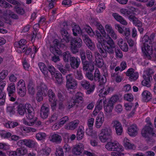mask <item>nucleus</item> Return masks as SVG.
Returning <instances> with one entry per match:
<instances>
[{
	"mask_svg": "<svg viewBox=\"0 0 156 156\" xmlns=\"http://www.w3.org/2000/svg\"><path fill=\"white\" fill-rule=\"evenodd\" d=\"M143 99L146 102H147L151 98V94L148 91H144L142 94Z\"/></svg>",
	"mask_w": 156,
	"mask_h": 156,
	"instance_id": "35",
	"label": "nucleus"
},
{
	"mask_svg": "<svg viewBox=\"0 0 156 156\" xmlns=\"http://www.w3.org/2000/svg\"><path fill=\"white\" fill-rule=\"evenodd\" d=\"M8 71L7 70H4L0 73V79L2 80L7 75Z\"/></svg>",
	"mask_w": 156,
	"mask_h": 156,
	"instance_id": "55",
	"label": "nucleus"
},
{
	"mask_svg": "<svg viewBox=\"0 0 156 156\" xmlns=\"http://www.w3.org/2000/svg\"><path fill=\"white\" fill-rule=\"evenodd\" d=\"M104 120V113L102 112H100L98 114L96 119L95 122L96 127L98 128H100L102 125Z\"/></svg>",
	"mask_w": 156,
	"mask_h": 156,
	"instance_id": "19",
	"label": "nucleus"
},
{
	"mask_svg": "<svg viewBox=\"0 0 156 156\" xmlns=\"http://www.w3.org/2000/svg\"><path fill=\"white\" fill-rule=\"evenodd\" d=\"M51 140L54 142L58 143L62 140V137L60 136L54 134L52 135Z\"/></svg>",
	"mask_w": 156,
	"mask_h": 156,
	"instance_id": "39",
	"label": "nucleus"
},
{
	"mask_svg": "<svg viewBox=\"0 0 156 156\" xmlns=\"http://www.w3.org/2000/svg\"><path fill=\"white\" fill-rule=\"evenodd\" d=\"M70 25H68L66 22H64L61 25V29L60 33L62 37V39L61 40V42L62 43L65 41L66 43H68L69 41L71 39L72 36H70L67 31V30L70 27Z\"/></svg>",
	"mask_w": 156,
	"mask_h": 156,
	"instance_id": "2",
	"label": "nucleus"
},
{
	"mask_svg": "<svg viewBox=\"0 0 156 156\" xmlns=\"http://www.w3.org/2000/svg\"><path fill=\"white\" fill-rule=\"evenodd\" d=\"M142 50L144 55L149 59L151 58V55L153 53L152 46L151 45H149L147 43H143L142 46Z\"/></svg>",
	"mask_w": 156,
	"mask_h": 156,
	"instance_id": "9",
	"label": "nucleus"
},
{
	"mask_svg": "<svg viewBox=\"0 0 156 156\" xmlns=\"http://www.w3.org/2000/svg\"><path fill=\"white\" fill-rule=\"evenodd\" d=\"M58 69L63 74H65L67 72V70L65 69V67L61 63H58L57 64Z\"/></svg>",
	"mask_w": 156,
	"mask_h": 156,
	"instance_id": "45",
	"label": "nucleus"
},
{
	"mask_svg": "<svg viewBox=\"0 0 156 156\" xmlns=\"http://www.w3.org/2000/svg\"><path fill=\"white\" fill-rule=\"evenodd\" d=\"M79 123V121L78 120H75L69 122L66 126L65 128L69 130H73L77 126Z\"/></svg>",
	"mask_w": 156,
	"mask_h": 156,
	"instance_id": "25",
	"label": "nucleus"
},
{
	"mask_svg": "<svg viewBox=\"0 0 156 156\" xmlns=\"http://www.w3.org/2000/svg\"><path fill=\"white\" fill-rule=\"evenodd\" d=\"M43 95H44V94L43 93L37 91V94L36 99L38 101L40 102L43 100Z\"/></svg>",
	"mask_w": 156,
	"mask_h": 156,
	"instance_id": "57",
	"label": "nucleus"
},
{
	"mask_svg": "<svg viewBox=\"0 0 156 156\" xmlns=\"http://www.w3.org/2000/svg\"><path fill=\"white\" fill-rule=\"evenodd\" d=\"M76 47L74 45H71L70 46L71 50L73 54H75L79 51L78 48H80Z\"/></svg>",
	"mask_w": 156,
	"mask_h": 156,
	"instance_id": "61",
	"label": "nucleus"
},
{
	"mask_svg": "<svg viewBox=\"0 0 156 156\" xmlns=\"http://www.w3.org/2000/svg\"><path fill=\"white\" fill-rule=\"evenodd\" d=\"M17 88H26L24 81L23 80H20L18 83Z\"/></svg>",
	"mask_w": 156,
	"mask_h": 156,
	"instance_id": "58",
	"label": "nucleus"
},
{
	"mask_svg": "<svg viewBox=\"0 0 156 156\" xmlns=\"http://www.w3.org/2000/svg\"><path fill=\"white\" fill-rule=\"evenodd\" d=\"M115 52L116 57L120 58L122 57L123 55L122 52L118 47H117L114 50V52L112 54H114Z\"/></svg>",
	"mask_w": 156,
	"mask_h": 156,
	"instance_id": "43",
	"label": "nucleus"
},
{
	"mask_svg": "<svg viewBox=\"0 0 156 156\" xmlns=\"http://www.w3.org/2000/svg\"><path fill=\"white\" fill-rule=\"evenodd\" d=\"M79 97H77V96H75V99H71L70 101L68 103V107L69 109L75 105H76L77 104H78L80 101H82L83 99H79Z\"/></svg>",
	"mask_w": 156,
	"mask_h": 156,
	"instance_id": "26",
	"label": "nucleus"
},
{
	"mask_svg": "<svg viewBox=\"0 0 156 156\" xmlns=\"http://www.w3.org/2000/svg\"><path fill=\"white\" fill-rule=\"evenodd\" d=\"M15 109L13 106H8L7 107V111L9 112L11 115L14 114L15 113Z\"/></svg>",
	"mask_w": 156,
	"mask_h": 156,
	"instance_id": "50",
	"label": "nucleus"
},
{
	"mask_svg": "<svg viewBox=\"0 0 156 156\" xmlns=\"http://www.w3.org/2000/svg\"><path fill=\"white\" fill-rule=\"evenodd\" d=\"M119 97L117 95H115L112 96L110 98V100L108 101V102L113 104V105L114 103L117 101L119 100Z\"/></svg>",
	"mask_w": 156,
	"mask_h": 156,
	"instance_id": "56",
	"label": "nucleus"
},
{
	"mask_svg": "<svg viewBox=\"0 0 156 156\" xmlns=\"http://www.w3.org/2000/svg\"><path fill=\"white\" fill-rule=\"evenodd\" d=\"M120 12L126 16L130 15L132 13L130 11L125 9H120Z\"/></svg>",
	"mask_w": 156,
	"mask_h": 156,
	"instance_id": "60",
	"label": "nucleus"
},
{
	"mask_svg": "<svg viewBox=\"0 0 156 156\" xmlns=\"http://www.w3.org/2000/svg\"><path fill=\"white\" fill-rule=\"evenodd\" d=\"M136 13L132 12L131 14L129 16V20L133 22V23L136 26H142V22L139 20L136 16Z\"/></svg>",
	"mask_w": 156,
	"mask_h": 156,
	"instance_id": "17",
	"label": "nucleus"
},
{
	"mask_svg": "<svg viewBox=\"0 0 156 156\" xmlns=\"http://www.w3.org/2000/svg\"><path fill=\"white\" fill-rule=\"evenodd\" d=\"M84 146L83 144L79 143L74 146L72 149V152L74 154L80 155L83 151Z\"/></svg>",
	"mask_w": 156,
	"mask_h": 156,
	"instance_id": "14",
	"label": "nucleus"
},
{
	"mask_svg": "<svg viewBox=\"0 0 156 156\" xmlns=\"http://www.w3.org/2000/svg\"><path fill=\"white\" fill-rule=\"evenodd\" d=\"M56 156H64V152L62 149L59 147L57 149L55 153Z\"/></svg>",
	"mask_w": 156,
	"mask_h": 156,
	"instance_id": "53",
	"label": "nucleus"
},
{
	"mask_svg": "<svg viewBox=\"0 0 156 156\" xmlns=\"http://www.w3.org/2000/svg\"><path fill=\"white\" fill-rule=\"evenodd\" d=\"M0 6L2 8H6L12 7V5L4 0H0Z\"/></svg>",
	"mask_w": 156,
	"mask_h": 156,
	"instance_id": "44",
	"label": "nucleus"
},
{
	"mask_svg": "<svg viewBox=\"0 0 156 156\" xmlns=\"http://www.w3.org/2000/svg\"><path fill=\"white\" fill-rule=\"evenodd\" d=\"M73 32V34L74 36H76L77 35V34H83L82 33V30L79 26L75 25L72 29Z\"/></svg>",
	"mask_w": 156,
	"mask_h": 156,
	"instance_id": "41",
	"label": "nucleus"
},
{
	"mask_svg": "<svg viewBox=\"0 0 156 156\" xmlns=\"http://www.w3.org/2000/svg\"><path fill=\"white\" fill-rule=\"evenodd\" d=\"M112 132L110 127H105L102 129L99 135V138L102 142H105L112 138Z\"/></svg>",
	"mask_w": 156,
	"mask_h": 156,
	"instance_id": "3",
	"label": "nucleus"
},
{
	"mask_svg": "<svg viewBox=\"0 0 156 156\" xmlns=\"http://www.w3.org/2000/svg\"><path fill=\"white\" fill-rule=\"evenodd\" d=\"M38 66L41 71L44 75L45 77L48 76V72L47 71V68L45 64L43 62H39L38 64Z\"/></svg>",
	"mask_w": 156,
	"mask_h": 156,
	"instance_id": "30",
	"label": "nucleus"
},
{
	"mask_svg": "<svg viewBox=\"0 0 156 156\" xmlns=\"http://www.w3.org/2000/svg\"><path fill=\"white\" fill-rule=\"evenodd\" d=\"M21 143H23L26 146L30 147H34L35 145V143L34 140L30 139L22 140H20Z\"/></svg>",
	"mask_w": 156,
	"mask_h": 156,
	"instance_id": "27",
	"label": "nucleus"
},
{
	"mask_svg": "<svg viewBox=\"0 0 156 156\" xmlns=\"http://www.w3.org/2000/svg\"><path fill=\"white\" fill-rule=\"evenodd\" d=\"M94 121V119L93 118H91L88 120L87 125L89 129H92V126L93 125Z\"/></svg>",
	"mask_w": 156,
	"mask_h": 156,
	"instance_id": "62",
	"label": "nucleus"
},
{
	"mask_svg": "<svg viewBox=\"0 0 156 156\" xmlns=\"http://www.w3.org/2000/svg\"><path fill=\"white\" fill-rule=\"evenodd\" d=\"M62 56L63 60L65 62H69V60L70 61L72 57L71 54L69 51L64 52L62 55Z\"/></svg>",
	"mask_w": 156,
	"mask_h": 156,
	"instance_id": "36",
	"label": "nucleus"
},
{
	"mask_svg": "<svg viewBox=\"0 0 156 156\" xmlns=\"http://www.w3.org/2000/svg\"><path fill=\"white\" fill-rule=\"evenodd\" d=\"M138 129L135 124H133L128 128V133L131 136H135L138 133Z\"/></svg>",
	"mask_w": 156,
	"mask_h": 156,
	"instance_id": "23",
	"label": "nucleus"
},
{
	"mask_svg": "<svg viewBox=\"0 0 156 156\" xmlns=\"http://www.w3.org/2000/svg\"><path fill=\"white\" fill-rule=\"evenodd\" d=\"M85 29L86 31L90 35L92 36H93L94 35V32L90 27L87 26Z\"/></svg>",
	"mask_w": 156,
	"mask_h": 156,
	"instance_id": "59",
	"label": "nucleus"
},
{
	"mask_svg": "<svg viewBox=\"0 0 156 156\" xmlns=\"http://www.w3.org/2000/svg\"><path fill=\"white\" fill-rule=\"evenodd\" d=\"M17 90L18 94L20 96L23 97L25 95L26 92V88H17Z\"/></svg>",
	"mask_w": 156,
	"mask_h": 156,
	"instance_id": "46",
	"label": "nucleus"
},
{
	"mask_svg": "<svg viewBox=\"0 0 156 156\" xmlns=\"http://www.w3.org/2000/svg\"><path fill=\"white\" fill-rule=\"evenodd\" d=\"M126 75L129 76V79L131 81L136 80L138 77V73L134 72V69L132 68L129 69L128 70Z\"/></svg>",
	"mask_w": 156,
	"mask_h": 156,
	"instance_id": "21",
	"label": "nucleus"
},
{
	"mask_svg": "<svg viewBox=\"0 0 156 156\" xmlns=\"http://www.w3.org/2000/svg\"><path fill=\"white\" fill-rule=\"evenodd\" d=\"M46 136V134L44 133H39L36 135V137L39 140H42L44 139Z\"/></svg>",
	"mask_w": 156,
	"mask_h": 156,
	"instance_id": "48",
	"label": "nucleus"
},
{
	"mask_svg": "<svg viewBox=\"0 0 156 156\" xmlns=\"http://www.w3.org/2000/svg\"><path fill=\"white\" fill-rule=\"evenodd\" d=\"M82 126H79L77 131L76 138L78 140H81L83 137L84 132L82 129Z\"/></svg>",
	"mask_w": 156,
	"mask_h": 156,
	"instance_id": "38",
	"label": "nucleus"
},
{
	"mask_svg": "<svg viewBox=\"0 0 156 156\" xmlns=\"http://www.w3.org/2000/svg\"><path fill=\"white\" fill-rule=\"evenodd\" d=\"M49 113V106L47 104H44L41 108L40 116L43 119L48 118Z\"/></svg>",
	"mask_w": 156,
	"mask_h": 156,
	"instance_id": "12",
	"label": "nucleus"
},
{
	"mask_svg": "<svg viewBox=\"0 0 156 156\" xmlns=\"http://www.w3.org/2000/svg\"><path fill=\"white\" fill-rule=\"evenodd\" d=\"M148 124L149 126H147L146 125L141 131L142 136L145 138H147V140L148 141H150L151 139L149 136L151 134L153 136H156V134L154 132L152 128L153 126L152 124L150 121L148 122Z\"/></svg>",
	"mask_w": 156,
	"mask_h": 156,
	"instance_id": "4",
	"label": "nucleus"
},
{
	"mask_svg": "<svg viewBox=\"0 0 156 156\" xmlns=\"http://www.w3.org/2000/svg\"><path fill=\"white\" fill-rule=\"evenodd\" d=\"M144 80L142 82V84L144 86H146L148 87H149L150 86V82L151 80H152V76H143Z\"/></svg>",
	"mask_w": 156,
	"mask_h": 156,
	"instance_id": "32",
	"label": "nucleus"
},
{
	"mask_svg": "<svg viewBox=\"0 0 156 156\" xmlns=\"http://www.w3.org/2000/svg\"><path fill=\"white\" fill-rule=\"evenodd\" d=\"M80 63V59L77 57L73 56L70 61V65L71 67L73 69H76L79 67Z\"/></svg>",
	"mask_w": 156,
	"mask_h": 156,
	"instance_id": "22",
	"label": "nucleus"
},
{
	"mask_svg": "<svg viewBox=\"0 0 156 156\" xmlns=\"http://www.w3.org/2000/svg\"><path fill=\"white\" fill-rule=\"evenodd\" d=\"M81 86L86 89H88L90 87V83L88 81L84 80L81 83Z\"/></svg>",
	"mask_w": 156,
	"mask_h": 156,
	"instance_id": "51",
	"label": "nucleus"
},
{
	"mask_svg": "<svg viewBox=\"0 0 156 156\" xmlns=\"http://www.w3.org/2000/svg\"><path fill=\"white\" fill-rule=\"evenodd\" d=\"M16 152L19 156H23L28 152L27 150L23 147H20L16 149Z\"/></svg>",
	"mask_w": 156,
	"mask_h": 156,
	"instance_id": "37",
	"label": "nucleus"
},
{
	"mask_svg": "<svg viewBox=\"0 0 156 156\" xmlns=\"http://www.w3.org/2000/svg\"><path fill=\"white\" fill-rule=\"evenodd\" d=\"M112 124L113 128L115 129L116 133L118 135H121L123 131V128L121 123L117 120L113 121Z\"/></svg>",
	"mask_w": 156,
	"mask_h": 156,
	"instance_id": "11",
	"label": "nucleus"
},
{
	"mask_svg": "<svg viewBox=\"0 0 156 156\" xmlns=\"http://www.w3.org/2000/svg\"><path fill=\"white\" fill-rule=\"evenodd\" d=\"M129 140L127 138H125L123 142L124 147L128 149H134L135 148V146L131 144L129 142Z\"/></svg>",
	"mask_w": 156,
	"mask_h": 156,
	"instance_id": "34",
	"label": "nucleus"
},
{
	"mask_svg": "<svg viewBox=\"0 0 156 156\" xmlns=\"http://www.w3.org/2000/svg\"><path fill=\"white\" fill-rule=\"evenodd\" d=\"M76 79L80 80L83 78V76L82 75L81 72L77 70L76 75Z\"/></svg>",
	"mask_w": 156,
	"mask_h": 156,
	"instance_id": "63",
	"label": "nucleus"
},
{
	"mask_svg": "<svg viewBox=\"0 0 156 156\" xmlns=\"http://www.w3.org/2000/svg\"><path fill=\"white\" fill-rule=\"evenodd\" d=\"M87 57L88 59V61L92 62L93 57L91 51L88 50H87L86 51Z\"/></svg>",
	"mask_w": 156,
	"mask_h": 156,
	"instance_id": "52",
	"label": "nucleus"
},
{
	"mask_svg": "<svg viewBox=\"0 0 156 156\" xmlns=\"http://www.w3.org/2000/svg\"><path fill=\"white\" fill-rule=\"evenodd\" d=\"M59 44V42L57 39H55L50 46V50L51 52L54 55H60L61 54V51L57 47Z\"/></svg>",
	"mask_w": 156,
	"mask_h": 156,
	"instance_id": "10",
	"label": "nucleus"
},
{
	"mask_svg": "<svg viewBox=\"0 0 156 156\" xmlns=\"http://www.w3.org/2000/svg\"><path fill=\"white\" fill-rule=\"evenodd\" d=\"M69 41V42H70V45H74L76 47L81 48L82 46V40L79 37L75 38L72 37Z\"/></svg>",
	"mask_w": 156,
	"mask_h": 156,
	"instance_id": "18",
	"label": "nucleus"
},
{
	"mask_svg": "<svg viewBox=\"0 0 156 156\" xmlns=\"http://www.w3.org/2000/svg\"><path fill=\"white\" fill-rule=\"evenodd\" d=\"M105 41L107 45L105 46V50L107 51L108 53L112 54L114 52V50L117 47L115 42L111 38L109 35H107Z\"/></svg>",
	"mask_w": 156,
	"mask_h": 156,
	"instance_id": "7",
	"label": "nucleus"
},
{
	"mask_svg": "<svg viewBox=\"0 0 156 156\" xmlns=\"http://www.w3.org/2000/svg\"><path fill=\"white\" fill-rule=\"evenodd\" d=\"M125 100L129 101H131L133 100V96L131 94H125L124 96Z\"/></svg>",
	"mask_w": 156,
	"mask_h": 156,
	"instance_id": "54",
	"label": "nucleus"
},
{
	"mask_svg": "<svg viewBox=\"0 0 156 156\" xmlns=\"http://www.w3.org/2000/svg\"><path fill=\"white\" fill-rule=\"evenodd\" d=\"M92 62L87 61L86 59L82 61L83 70L87 71L90 69V67L91 65Z\"/></svg>",
	"mask_w": 156,
	"mask_h": 156,
	"instance_id": "33",
	"label": "nucleus"
},
{
	"mask_svg": "<svg viewBox=\"0 0 156 156\" xmlns=\"http://www.w3.org/2000/svg\"><path fill=\"white\" fill-rule=\"evenodd\" d=\"M112 16L116 20L119 21L122 24L125 25H126L127 24L126 21L118 14L114 13H113Z\"/></svg>",
	"mask_w": 156,
	"mask_h": 156,
	"instance_id": "29",
	"label": "nucleus"
},
{
	"mask_svg": "<svg viewBox=\"0 0 156 156\" xmlns=\"http://www.w3.org/2000/svg\"><path fill=\"white\" fill-rule=\"evenodd\" d=\"M113 108V104L108 101L107 105L104 106L105 110L106 112L110 113L111 112Z\"/></svg>",
	"mask_w": 156,
	"mask_h": 156,
	"instance_id": "42",
	"label": "nucleus"
},
{
	"mask_svg": "<svg viewBox=\"0 0 156 156\" xmlns=\"http://www.w3.org/2000/svg\"><path fill=\"white\" fill-rule=\"evenodd\" d=\"M17 113L21 115H24L26 113V117L29 119H32L34 118L35 115L34 110L29 104H27L25 105L20 104L17 107Z\"/></svg>",
	"mask_w": 156,
	"mask_h": 156,
	"instance_id": "1",
	"label": "nucleus"
},
{
	"mask_svg": "<svg viewBox=\"0 0 156 156\" xmlns=\"http://www.w3.org/2000/svg\"><path fill=\"white\" fill-rule=\"evenodd\" d=\"M118 44L123 51L126 52L128 51V48L127 44L122 39H121L119 40Z\"/></svg>",
	"mask_w": 156,
	"mask_h": 156,
	"instance_id": "28",
	"label": "nucleus"
},
{
	"mask_svg": "<svg viewBox=\"0 0 156 156\" xmlns=\"http://www.w3.org/2000/svg\"><path fill=\"white\" fill-rule=\"evenodd\" d=\"M66 87L68 89H75L77 85V82L73 78L71 74H68L66 77Z\"/></svg>",
	"mask_w": 156,
	"mask_h": 156,
	"instance_id": "8",
	"label": "nucleus"
},
{
	"mask_svg": "<svg viewBox=\"0 0 156 156\" xmlns=\"http://www.w3.org/2000/svg\"><path fill=\"white\" fill-rule=\"evenodd\" d=\"M38 92L44 94V96H46L48 94V89L47 86L44 83H41L37 87Z\"/></svg>",
	"mask_w": 156,
	"mask_h": 156,
	"instance_id": "24",
	"label": "nucleus"
},
{
	"mask_svg": "<svg viewBox=\"0 0 156 156\" xmlns=\"http://www.w3.org/2000/svg\"><path fill=\"white\" fill-rule=\"evenodd\" d=\"M28 93L31 95H34L35 93V90L34 88V85L32 82H30L28 87Z\"/></svg>",
	"mask_w": 156,
	"mask_h": 156,
	"instance_id": "40",
	"label": "nucleus"
},
{
	"mask_svg": "<svg viewBox=\"0 0 156 156\" xmlns=\"http://www.w3.org/2000/svg\"><path fill=\"white\" fill-rule=\"evenodd\" d=\"M136 13L132 12L131 14L129 16V20L133 22V23L136 26H142V22L139 20L136 16Z\"/></svg>",
	"mask_w": 156,
	"mask_h": 156,
	"instance_id": "16",
	"label": "nucleus"
},
{
	"mask_svg": "<svg viewBox=\"0 0 156 156\" xmlns=\"http://www.w3.org/2000/svg\"><path fill=\"white\" fill-rule=\"evenodd\" d=\"M105 46V44H104L103 42L102 41H98L97 44V47L99 52L101 51H103V50H105V48H104L103 46Z\"/></svg>",
	"mask_w": 156,
	"mask_h": 156,
	"instance_id": "49",
	"label": "nucleus"
},
{
	"mask_svg": "<svg viewBox=\"0 0 156 156\" xmlns=\"http://www.w3.org/2000/svg\"><path fill=\"white\" fill-rule=\"evenodd\" d=\"M9 96L13 95L16 91L15 85L14 83H12L9 85L7 88Z\"/></svg>",
	"mask_w": 156,
	"mask_h": 156,
	"instance_id": "31",
	"label": "nucleus"
},
{
	"mask_svg": "<svg viewBox=\"0 0 156 156\" xmlns=\"http://www.w3.org/2000/svg\"><path fill=\"white\" fill-rule=\"evenodd\" d=\"M55 76L58 84H60L62 82V76L61 73H57L55 74Z\"/></svg>",
	"mask_w": 156,
	"mask_h": 156,
	"instance_id": "47",
	"label": "nucleus"
},
{
	"mask_svg": "<svg viewBox=\"0 0 156 156\" xmlns=\"http://www.w3.org/2000/svg\"><path fill=\"white\" fill-rule=\"evenodd\" d=\"M26 43V40L24 39H21L18 43V42H15V47L17 48H19L20 49H21L20 50V51L21 52H24L26 50L27 48L25 44Z\"/></svg>",
	"mask_w": 156,
	"mask_h": 156,
	"instance_id": "20",
	"label": "nucleus"
},
{
	"mask_svg": "<svg viewBox=\"0 0 156 156\" xmlns=\"http://www.w3.org/2000/svg\"><path fill=\"white\" fill-rule=\"evenodd\" d=\"M105 148L108 151L121 152L122 151V146L117 141L108 142L105 145Z\"/></svg>",
	"mask_w": 156,
	"mask_h": 156,
	"instance_id": "5",
	"label": "nucleus"
},
{
	"mask_svg": "<svg viewBox=\"0 0 156 156\" xmlns=\"http://www.w3.org/2000/svg\"><path fill=\"white\" fill-rule=\"evenodd\" d=\"M94 78L95 81L98 82L100 85L105 84L106 82V77L108 76V73L106 72L105 73L102 75H101L100 72L98 69H96L94 73Z\"/></svg>",
	"mask_w": 156,
	"mask_h": 156,
	"instance_id": "6",
	"label": "nucleus"
},
{
	"mask_svg": "<svg viewBox=\"0 0 156 156\" xmlns=\"http://www.w3.org/2000/svg\"><path fill=\"white\" fill-rule=\"evenodd\" d=\"M82 39L84 42L86 44L88 48L91 50H93L94 45L91 41L87 35L82 34Z\"/></svg>",
	"mask_w": 156,
	"mask_h": 156,
	"instance_id": "13",
	"label": "nucleus"
},
{
	"mask_svg": "<svg viewBox=\"0 0 156 156\" xmlns=\"http://www.w3.org/2000/svg\"><path fill=\"white\" fill-rule=\"evenodd\" d=\"M136 13L132 12L131 14L129 16V20L133 22V23L136 26H142V22L139 20L136 16Z\"/></svg>",
	"mask_w": 156,
	"mask_h": 156,
	"instance_id": "15",
	"label": "nucleus"
},
{
	"mask_svg": "<svg viewBox=\"0 0 156 156\" xmlns=\"http://www.w3.org/2000/svg\"><path fill=\"white\" fill-rule=\"evenodd\" d=\"M51 151V149L49 148H46L44 149H43L41 151V153L46 156L48 155Z\"/></svg>",
	"mask_w": 156,
	"mask_h": 156,
	"instance_id": "64",
	"label": "nucleus"
}]
</instances>
